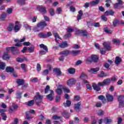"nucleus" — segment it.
I'll return each mask as SVG.
<instances>
[{
  "instance_id": "59",
  "label": "nucleus",
  "mask_w": 124,
  "mask_h": 124,
  "mask_svg": "<svg viewBox=\"0 0 124 124\" xmlns=\"http://www.w3.org/2000/svg\"><path fill=\"white\" fill-rule=\"evenodd\" d=\"M1 116H2V120H3V121H6V118H7V116H6V114H5V113H1Z\"/></svg>"
},
{
  "instance_id": "35",
  "label": "nucleus",
  "mask_w": 124,
  "mask_h": 124,
  "mask_svg": "<svg viewBox=\"0 0 124 124\" xmlns=\"http://www.w3.org/2000/svg\"><path fill=\"white\" fill-rule=\"evenodd\" d=\"M80 52H81L80 50H78L77 51L73 50L71 52V54L73 56H77V55H78L79 53H80Z\"/></svg>"
},
{
  "instance_id": "33",
  "label": "nucleus",
  "mask_w": 124,
  "mask_h": 124,
  "mask_svg": "<svg viewBox=\"0 0 124 124\" xmlns=\"http://www.w3.org/2000/svg\"><path fill=\"white\" fill-rule=\"evenodd\" d=\"M5 65L6 64L4 62H0V69L1 70H4L5 69Z\"/></svg>"
},
{
  "instance_id": "34",
  "label": "nucleus",
  "mask_w": 124,
  "mask_h": 124,
  "mask_svg": "<svg viewBox=\"0 0 124 124\" xmlns=\"http://www.w3.org/2000/svg\"><path fill=\"white\" fill-rule=\"evenodd\" d=\"M23 93L20 92H16V95L17 99H21L22 98V94Z\"/></svg>"
},
{
  "instance_id": "24",
  "label": "nucleus",
  "mask_w": 124,
  "mask_h": 124,
  "mask_svg": "<svg viewBox=\"0 0 124 124\" xmlns=\"http://www.w3.org/2000/svg\"><path fill=\"white\" fill-rule=\"evenodd\" d=\"M100 0H95V1H92L90 2V4L91 6H94V5H96V4L99 3Z\"/></svg>"
},
{
  "instance_id": "27",
  "label": "nucleus",
  "mask_w": 124,
  "mask_h": 124,
  "mask_svg": "<svg viewBox=\"0 0 124 124\" xmlns=\"http://www.w3.org/2000/svg\"><path fill=\"white\" fill-rule=\"evenodd\" d=\"M39 47L41 49H43L45 51L48 52V47L47 46H45L44 44H42L39 45Z\"/></svg>"
},
{
  "instance_id": "51",
  "label": "nucleus",
  "mask_w": 124,
  "mask_h": 124,
  "mask_svg": "<svg viewBox=\"0 0 124 124\" xmlns=\"http://www.w3.org/2000/svg\"><path fill=\"white\" fill-rule=\"evenodd\" d=\"M56 93L58 95H61L62 93V90L61 88H58L56 90Z\"/></svg>"
},
{
  "instance_id": "30",
  "label": "nucleus",
  "mask_w": 124,
  "mask_h": 124,
  "mask_svg": "<svg viewBox=\"0 0 124 124\" xmlns=\"http://www.w3.org/2000/svg\"><path fill=\"white\" fill-rule=\"evenodd\" d=\"M38 35L40 38H47V34H45L44 32H40Z\"/></svg>"
},
{
  "instance_id": "9",
  "label": "nucleus",
  "mask_w": 124,
  "mask_h": 124,
  "mask_svg": "<svg viewBox=\"0 0 124 124\" xmlns=\"http://www.w3.org/2000/svg\"><path fill=\"white\" fill-rule=\"evenodd\" d=\"M92 87L94 90V91H96V92H100L101 91V89L100 88V86L95 84V83H93L92 85Z\"/></svg>"
},
{
  "instance_id": "56",
  "label": "nucleus",
  "mask_w": 124,
  "mask_h": 124,
  "mask_svg": "<svg viewBox=\"0 0 124 124\" xmlns=\"http://www.w3.org/2000/svg\"><path fill=\"white\" fill-rule=\"evenodd\" d=\"M49 91H50V86L46 85L45 89V93H48Z\"/></svg>"
},
{
  "instance_id": "3",
  "label": "nucleus",
  "mask_w": 124,
  "mask_h": 124,
  "mask_svg": "<svg viewBox=\"0 0 124 124\" xmlns=\"http://www.w3.org/2000/svg\"><path fill=\"white\" fill-rule=\"evenodd\" d=\"M111 83V79L107 78L103 80L102 82H99L98 83V85L100 86L103 87L104 86H108Z\"/></svg>"
},
{
  "instance_id": "1",
  "label": "nucleus",
  "mask_w": 124,
  "mask_h": 124,
  "mask_svg": "<svg viewBox=\"0 0 124 124\" xmlns=\"http://www.w3.org/2000/svg\"><path fill=\"white\" fill-rule=\"evenodd\" d=\"M6 50H7L8 52L11 51L12 52V53L14 55V56H16V55H18V54H20V51H19V49H18L17 47L15 46H11L7 47L6 48Z\"/></svg>"
},
{
  "instance_id": "63",
  "label": "nucleus",
  "mask_w": 124,
  "mask_h": 124,
  "mask_svg": "<svg viewBox=\"0 0 124 124\" xmlns=\"http://www.w3.org/2000/svg\"><path fill=\"white\" fill-rule=\"evenodd\" d=\"M119 108H124V102H119Z\"/></svg>"
},
{
  "instance_id": "40",
  "label": "nucleus",
  "mask_w": 124,
  "mask_h": 124,
  "mask_svg": "<svg viewBox=\"0 0 124 124\" xmlns=\"http://www.w3.org/2000/svg\"><path fill=\"white\" fill-rule=\"evenodd\" d=\"M112 42L115 45H120V44L121 43L120 40H117L116 39H113Z\"/></svg>"
},
{
  "instance_id": "17",
  "label": "nucleus",
  "mask_w": 124,
  "mask_h": 124,
  "mask_svg": "<svg viewBox=\"0 0 124 124\" xmlns=\"http://www.w3.org/2000/svg\"><path fill=\"white\" fill-rule=\"evenodd\" d=\"M114 62L116 65H118V64H119V63H121V62H122V58H121L119 56H116L115 57V60Z\"/></svg>"
},
{
  "instance_id": "62",
  "label": "nucleus",
  "mask_w": 124,
  "mask_h": 124,
  "mask_svg": "<svg viewBox=\"0 0 124 124\" xmlns=\"http://www.w3.org/2000/svg\"><path fill=\"white\" fill-rule=\"evenodd\" d=\"M29 87V84L28 83H25L22 86L21 89L22 90H25V89H27Z\"/></svg>"
},
{
  "instance_id": "2",
  "label": "nucleus",
  "mask_w": 124,
  "mask_h": 124,
  "mask_svg": "<svg viewBox=\"0 0 124 124\" xmlns=\"http://www.w3.org/2000/svg\"><path fill=\"white\" fill-rule=\"evenodd\" d=\"M36 96L35 97L36 99V104L38 106H40V103L42 102V99H43V96H41L39 93H36Z\"/></svg>"
},
{
  "instance_id": "37",
  "label": "nucleus",
  "mask_w": 124,
  "mask_h": 124,
  "mask_svg": "<svg viewBox=\"0 0 124 124\" xmlns=\"http://www.w3.org/2000/svg\"><path fill=\"white\" fill-rule=\"evenodd\" d=\"M93 59L92 58V57H88L86 59V63L87 64H91V63L93 62Z\"/></svg>"
},
{
  "instance_id": "42",
  "label": "nucleus",
  "mask_w": 124,
  "mask_h": 124,
  "mask_svg": "<svg viewBox=\"0 0 124 124\" xmlns=\"http://www.w3.org/2000/svg\"><path fill=\"white\" fill-rule=\"evenodd\" d=\"M20 27L18 25H16L15 27H14V30L15 32H18L19 31H20Z\"/></svg>"
},
{
  "instance_id": "47",
  "label": "nucleus",
  "mask_w": 124,
  "mask_h": 124,
  "mask_svg": "<svg viewBox=\"0 0 124 124\" xmlns=\"http://www.w3.org/2000/svg\"><path fill=\"white\" fill-rule=\"evenodd\" d=\"M31 119H32V118H31V117L30 116V113L26 112L25 120H28V121H31Z\"/></svg>"
},
{
  "instance_id": "8",
  "label": "nucleus",
  "mask_w": 124,
  "mask_h": 124,
  "mask_svg": "<svg viewBox=\"0 0 124 124\" xmlns=\"http://www.w3.org/2000/svg\"><path fill=\"white\" fill-rule=\"evenodd\" d=\"M59 47H60V48H62V49H64L68 47V44L67 43V41H64L59 44Z\"/></svg>"
},
{
  "instance_id": "6",
  "label": "nucleus",
  "mask_w": 124,
  "mask_h": 124,
  "mask_svg": "<svg viewBox=\"0 0 124 124\" xmlns=\"http://www.w3.org/2000/svg\"><path fill=\"white\" fill-rule=\"evenodd\" d=\"M82 104L81 102H78L77 104H74V109L76 112L79 113L80 110H81V108H80Z\"/></svg>"
},
{
  "instance_id": "12",
  "label": "nucleus",
  "mask_w": 124,
  "mask_h": 124,
  "mask_svg": "<svg viewBox=\"0 0 124 124\" xmlns=\"http://www.w3.org/2000/svg\"><path fill=\"white\" fill-rule=\"evenodd\" d=\"M50 91V93L47 95H46L47 98L49 100L52 101L54 99V96H53V94H54V91L52 90H49Z\"/></svg>"
},
{
  "instance_id": "54",
  "label": "nucleus",
  "mask_w": 124,
  "mask_h": 124,
  "mask_svg": "<svg viewBox=\"0 0 124 124\" xmlns=\"http://www.w3.org/2000/svg\"><path fill=\"white\" fill-rule=\"evenodd\" d=\"M17 2L22 5H24L26 4V0H17Z\"/></svg>"
},
{
  "instance_id": "28",
  "label": "nucleus",
  "mask_w": 124,
  "mask_h": 124,
  "mask_svg": "<svg viewBox=\"0 0 124 124\" xmlns=\"http://www.w3.org/2000/svg\"><path fill=\"white\" fill-rule=\"evenodd\" d=\"M16 62H24V61H28V58H24L23 59V58H20L19 57H18L16 58Z\"/></svg>"
},
{
  "instance_id": "43",
  "label": "nucleus",
  "mask_w": 124,
  "mask_h": 124,
  "mask_svg": "<svg viewBox=\"0 0 124 124\" xmlns=\"http://www.w3.org/2000/svg\"><path fill=\"white\" fill-rule=\"evenodd\" d=\"M79 78L82 80V78L85 79H88V76H87V75L85 74L84 73H82L81 75L79 77Z\"/></svg>"
},
{
  "instance_id": "36",
  "label": "nucleus",
  "mask_w": 124,
  "mask_h": 124,
  "mask_svg": "<svg viewBox=\"0 0 124 124\" xmlns=\"http://www.w3.org/2000/svg\"><path fill=\"white\" fill-rule=\"evenodd\" d=\"M54 36L55 37V40L56 43H58V44L60 43L57 40L58 38H59L60 39H61V38H60V35H59V34H58V33H54Z\"/></svg>"
},
{
  "instance_id": "14",
  "label": "nucleus",
  "mask_w": 124,
  "mask_h": 124,
  "mask_svg": "<svg viewBox=\"0 0 124 124\" xmlns=\"http://www.w3.org/2000/svg\"><path fill=\"white\" fill-rule=\"evenodd\" d=\"M105 14L107 16H114L115 12L112 10H110L109 11H106L105 13Z\"/></svg>"
},
{
  "instance_id": "41",
  "label": "nucleus",
  "mask_w": 124,
  "mask_h": 124,
  "mask_svg": "<svg viewBox=\"0 0 124 124\" xmlns=\"http://www.w3.org/2000/svg\"><path fill=\"white\" fill-rule=\"evenodd\" d=\"M33 104H34V100H32L28 101V102L26 104V105H27V106L31 107V106H32Z\"/></svg>"
},
{
  "instance_id": "31",
  "label": "nucleus",
  "mask_w": 124,
  "mask_h": 124,
  "mask_svg": "<svg viewBox=\"0 0 124 124\" xmlns=\"http://www.w3.org/2000/svg\"><path fill=\"white\" fill-rule=\"evenodd\" d=\"M82 16H83V11L82 10H80L78 12V21L81 20L82 19Z\"/></svg>"
},
{
  "instance_id": "22",
  "label": "nucleus",
  "mask_w": 124,
  "mask_h": 124,
  "mask_svg": "<svg viewBox=\"0 0 124 124\" xmlns=\"http://www.w3.org/2000/svg\"><path fill=\"white\" fill-rule=\"evenodd\" d=\"M98 98L99 99V100H101L102 103H105L106 102V98H105V96H104V95H99L98 96Z\"/></svg>"
},
{
  "instance_id": "45",
  "label": "nucleus",
  "mask_w": 124,
  "mask_h": 124,
  "mask_svg": "<svg viewBox=\"0 0 124 124\" xmlns=\"http://www.w3.org/2000/svg\"><path fill=\"white\" fill-rule=\"evenodd\" d=\"M42 74L44 76H46V75H48L49 74V70L48 69H46V70H44L42 72Z\"/></svg>"
},
{
  "instance_id": "52",
  "label": "nucleus",
  "mask_w": 124,
  "mask_h": 124,
  "mask_svg": "<svg viewBox=\"0 0 124 124\" xmlns=\"http://www.w3.org/2000/svg\"><path fill=\"white\" fill-rule=\"evenodd\" d=\"M62 117L61 116H59L57 115H53L52 116V120H60Z\"/></svg>"
},
{
  "instance_id": "23",
  "label": "nucleus",
  "mask_w": 124,
  "mask_h": 124,
  "mask_svg": "<svg viewBox=\"0 0 124 124\" xmlns=\"http://www.w3.org/2000/svg\"><path fill=\"white\" fill-rule=\"evenodd\" d=\"M76 71V70L74 68H70L68 69V73H69V74H71L72 75H73V74H75Z\"/></svg>"
},
{
  "instance_id": "20",
  "label": "nucleus",
  "mask_w": 124,
  "mask_h": 124,
  "mask_svg": "<svg viewBox=\"0 0 124 124\" xmlns=\"http://www.w3.org/2000/svg\"><path fill=\"white\" fill-rule=\"evenodd\" d=\"M88 24H90V25L89 26H93L95 28H99L100 27V24L99 22H95L94 23H92L91 21H89Z\"/></svg>"
},
{
  "instance_id": "57",
  "label": "nucleus",
  "mask_w": 124,
  "mask_h": 124,
  "mask_svg": "<svg viewBox=\"0 0 124 124\" xmlns=\"http://www.w3.org/2000/svg\"><path fill=\"white\" fill-rule=\"evenodd\" d=\"M21 68L25 71V72H27V68L26 67V64L22 63L21 64Z\"/></svg>"
},
{
  "instance_id": "19",
  "label": "nucleus",
  "mask_w": 124,
  "mask_h": 124,
  "mask_svg": "<svg viewBox=\"0 0 124 124\" xmlns=\"http://www.w3.org/2000/svg\"><path fill=\"white\" fill-rule=\"evenodd\" d=\"M106 98H107V100L108 102H112V101H113V100H114V97H113V95H112L107 94Z\"/></svg>"
},
{
  "instance_id": "38",
  "label": "nucleus",
  "mask_w": 124,
  "mask_h": 124,
  "mask_svg": "<svg viewBox=\"0 0 124 124\" xmlns=\"http://www.w3.org/2000/svg\"><path fill=\"white\" fill-rule=\"evenodd\" d=\"M117 100L119 102H124V95H121L118 97Z\"/></svg>"
},
{
  "instance_id": "44",
  "label": "nucleus",
  "mask_w": 124,
  "mask_h": 124,
  "mask_svg": "<svg viewBox=\"0 0 124 124\" xmlns=\"http://www.w3.org/2000/svg\"><path fill=\"white\" fill-rule=\"evenodd\" d=\"M104 31L106 33H108V34H111L112 33V31L108 30V27H107L105 28V30Z\"/></svg>"
},
{
  "instance_id": "32",
  "label": "nucleus",
  "mask_w": 124,
  "mask_h": 124,
  "mask_svg": "<svg viewBox=\"0 0 124 124\" xmlns=\"http://www.w3.org/2000/svg\"><path fill=\"white\" fill-rule=\"evenodd\" d=\"M9 52V51L4 52V55L3 56V60H9V59H10V57H9V55H8Z\"/></svg>"
},
{
  "instance_id": "39",
  "label": "nucleus",
  "mask_w": 124,
  "mask_h": 124,
  "mask_svg": "<svg viewBox=\"0 0 124 124\" xmlns=\"http://www.w3.org/2000/svg\"><path fill=\"white\" fill-rule=\"evenodd\" d=\"M97 71H99V68H92L89 71V72L90 73H94V72H97Z\"/></svg>"
},
{
  "instance_id": "18",
  "label": "nucleus",
  "mask_w": 124,
  "mask_h": 124,
  "mask_svg": "<svg viewBox=\"0 0 124 124\" xmlns=\"http://www.w3.org/2000/svg\"><path fill=\"white\" fill-rule=\"evenodd\" d=\"M77 33L78 34H81V35H82V36H88V35H89V34L86 31H78Z\"/></svg>"
},
{
  "instance_id": "5",
  "label": "nucleus",
  "mask_w": 124,
  "mask_h": 124,
  "mask_svg": "<svg viewBox=\"0 0 124 124\" xmlns=\"http://www.w3.org/2000/svg\"><path fill=\"white\" fill-rule=\"evenodd\" d=\"M37 28H40V30H44L45 27H47V23L46 21H43L37 24Z\"/></svg>"
},
{
  "instance_id": "25",
  "label": "nucleus",
  "mask_w": 124,
  "mask_h": 124,
  "mask_svg": "<svg viewBox=\"0 0 124 124\" xmlns=\"http://www.w3.org/2000/svg\"><path fill=\"white\" fill-rule=\"evenodd\" d=\"M63 106L64 107H70L71 106V101L66 100V103H63Z\"/></svg>"
},
{
  "instance_id": "4",
  "label": "nucleus",
  "mask_w": 124,
  "mask_h": 124,
  "mask_svg": "<svg viewBox=\"0 0 124 124\" xmlns=\"http://www.w3.org/2000/svg\"><path fill=\"white\" fill-rule=\"evenodd\" d=\"M37 9L42 14H46L47 12V10L46 7L43 6H39L37 7Z\"/></svg>"
},
{
  "instance_id": "16",
  "label": "nucleus",
  "mask_w": 124,
  "mask_h": 124,
  "mask_svg": "<svg viewBox=\"0 0 124 124\" xmlns=\"http://www.w3.org/2000/svg\"><path fill=\"white\" fill-rule=\"evenodd\" d=\"M14 29V24L13 23H10L8 26L7 30L8 31H12Z\"/></svg>"
},
{
  "instance_id": "10",
  "label": "nucleus",
  "mask_w": 124,
  "mask_h": 124,
  "mask_svg": "<svg viewBox=\"0 0 124 124\" xmlns=\"http://www.w3.org/2000/svg\"><path fill=\"white\" fill-rule=\"evenodd\" d=\"M91 57L93 62H98V60H99L98 56H97L96 55L93 54L91 56Z\"/></svg>"
},
{
  "instance_id": "13",
  "label": "nucleus",
  "mask_w": 124,
  "mask_h": 124,
  "mask_svg": "<svg viewBox=\"0 0 124 124\" xmlns=\"http://www.w3.org/2000/svg\"><path fill=\"white\" fill-rule=\"evenodd\" d=\"M104 46V48L106 49L107 51H111V46H110V44H107L106 42H104L103 44Z\"/></svg>"
},
{
  "instance_id": "64",
  "label": "nucleus",
  "mask_w": 124,
  "mask_h": 124,
  "mask_svg": "<svg viewBox=\"0 0 124 124\" xmlns=\"http://www.w3.org/2000/svg\"><path fill=\"white\" fill-rule=\"evenodd\" d=\"M13 11V9H12V8H9L7 10V14H11Z\"/></svg>"
},
{
  "instance_id": "7",
  "label": "nucleus",
  "mask_w": 124,
  "mask_h": 124,
  "mask_svg": "<svg viewBox=\"0 0 124 124\" xmlns=\"http://www.w3.org/2000/svg\"><path fill=\"white\" fill-rule=\"evenodd\" d=\"M76 83V80L74 78L69 79L67 81V85L68 87H72L73 85H75Z\"/></svg>"
},
{
  "instance_id": "50",
  "label": "nucleus",
  "mask_w": 124,
  "mask_h": 124,
  "mask_svg": "<svg viewBox=\"0 0 124 124\" xmlns=\"http://www.w3.org/2000/svg\"><path fill=\"white\" fill-rule=\"evenodd\" d=\"M106 51H107V50L104 47L103 48H101L100 50V53L101 54V55H105V54H106Z\"/></svg>"
},
{
  "instance_id": "58",
  "label": "nucleus",
  "mask_w": 124,
  "mask_h": 124,
  "mask_svg": "<svg viewBox=\"0 0 124 124\" xmlns=\"http://www.w3.org/2000/svg\"><path fill=\"white\" fill-rule=\"evenodd\" d=\"M31 81L32 82V83H37V82H38V78H31Z\"/></svg>"
},
{
  "instance_id": "29",
  "label": "nucleus",
  "mask_w": 124,
  "mask_h": 124,
  "mask_svg": "<svg viewBox=\"0 0 124 124\" xmlns=\"http://www.w3.org/2000/svg\"><path fill=\"white\" fill-rule=\"evenodd\" d=\"M54 72H56L57 76H61L62 75V71L60 70V69L55 68L53 70Z\"/></svg>"
},
{
  "instance_id": "55",
  "label": "nucleus",
  "mask_w": 124,
  "mask_h": 124,
  "mask_svg": "<svg viewBox=\"0 0 124 124\" xmlns=\"http://www.w3.org/2000/svg\"><path fill=\"white\" fill-rule=\"evenodd\" d=\"M49 13L51 15V16H53L55 15V11L54 10V9L51 8L49 10Z\"/></svg>"
},
{
  "instance_id": "49",
  "label": "nucleus",
  "mask_w": 124,
  "mask_h": 124,
  "mask_svg": "<svg viewBox=\"0 0 124 124\" xmlns=\"http://www.w3.org/2000/svg\"><path fill=\"white\" fill-rule=\"evenodd\" d=\"M98 77H100L101 78H102L103 77H106V75H105V73L104 71H102L101 72V73L98 75Z\"/></svg>"
},
{
  "instance_id": "60",
  "label": "nucleus",
  "mask_w": 124,
  "mask_h": 124,
  "mask_svg": "<svg viewBox=\"0 0 124 124\" xmlns=\"http://www.w3.org/2000/svg\"><path fill=\"white\" fill-rule=\"evenodd\" d=\"M62 115L64 118H68V112L63 111V112H62Z\"/></svg>"
},
{
  "instance_id": "61",
  "label": "nucleus",
  "mask_w": 124,
  "mask_h": 124,
  "mask_svg": "<svg viewBox=\"0 0 124 124\" xmlns=\"http://www.w3.org/2000/svg\"><path fill=\"white\" fill-rule=\"evenodd\" d=\"M36 68H37V71L38 72H39V71H41V65H40V64L37 63Z\"/></svg>"
},
{
  "instance_id": "21",
  "label": "nucleus",
  "mask_w": 124,
  "mask_h": 124,
  "mask_svg": "<svg viewBox=\"0 0 124 124\" xmlns=\"http://www.w3.org/2000/svg\"><path fill=\"white\" fill-rule=\"evenodd\" d=\"M16 83H17L18 86H23V84H25V81L24 79H18L16 80Z\"/></svg>"
},
{
  "instance_id": "46",
  "label": "nucleus",
  "mask_w": 124,
  "mask_h": 124,
  "mask_svg": "<svg viewBox=\"0 0 124 124\" xmlns=\"http://www.w3.org/2000/svg\"><path fill=\"white\" fill-rule=\"evenodd\" d=\"M28 48L30 53H33L34 52V46H32L31 47H28Z\"/></svg>"
},
{
  "instance_id": "11",
  "label": "nucleus",
  "mask_w": 124,
  "mask_h": 124,
  "mask_svg": "<svg viewBox=\"0 0 124 124\" xmlns=\"http://www.w3.org/2000/svg\"><path fill=\"white\" fill-rule=\"evenodd\" d=\"M5 70L6 72L8 73H14V68L13 67L7 66Z\"/></svg>"
},
{
  "instance_id": "53",
  "label": "nucleus",
  "mask_w": 124,
  "mask_h": 124,
  "mask_svg": "<svg viewBox=\"0 0 124 124\" xmlns=\"http://www.w3.org/2000/svg\"><path fill=\"white\" fill-rule=\"evenodd\" d=\"M25 28L27 30V31H31V26L26 24L25 25Z\"/></svg>"
},
{
  "instance_id": "48",
  "label": "nucleus",
  "mask_w": 124,
  "mask_h": 124,
  "mask_svg": "<svg viewBox=\"0 0 124 124\" xmlns=\"http://www.w3.org/2000/svg\"><path fill=\"white\" fill-rule=\"evenodd\" d=\"M74 99L75 101H79V100H81V97L79 95H77L74 96Z\"/></svg>"
},
{
  "instance_id": "15",
  "label": "nucleus",
  "mask_w": 124,
  "mask_h": 124,
  "mask_svg": "<svg viewBox=\"0 0 124 124\" xmlns=\"http://www.w3.org/2000/svg\"><path fill=\"white\" fill-rule=\"evenodd\" d=\"M70 53V50H65L62 51L60 52V55H62L63 56H65V57H67L68 55Z\"/></svg>"
},
{
  "instance_id": "26",
  "label": "nucleus",
  "mask_w": 124,
  "mask_h": 124,
  "mask_svg": "<svg viewBox=\"0 0 124 124\" xmlns=\"http://www.w3.org/2000/svg\"><path fill=\"white\" fill-rule=\"evenodd\" d=\"M7 16V15L5 13H3L0 16V21H4L5 20V18Z\"/></svg>"
}]
</instances>
